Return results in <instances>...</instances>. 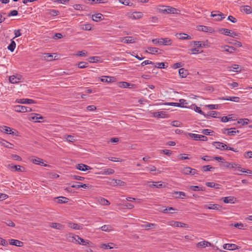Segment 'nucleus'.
Wrapping results in <instances>:
<instances>
[{
	"label": "nucleus",
	"instance_id": "1",
	"mask_svg": "<svg viewBox=\"0 0 252 252\" xmlns=\"http://www.w3.org/2000/svg\"><path fill=\"white\" fill-rule=\"evenodd\" d=\"M220 166L222 167H223L224 168H228V169L236 168L239 171H240L242 172L246 173L249 174H252V171H251L250 170H248V169L245 170L244 168H242L240 164H239L235 162H229L227 161H223L220 164Z\"/></svg>",
	"mask_w": 252,
	"mask_h": 252
},
{
	"label": "nucleus",
	"instance_id": "2",
	"mask_svg": "<svg viewBox=\"0 0 252 252\" xmlns=\"http://www.w3.org/2000/svg\"><path fill=\"white\" fill-rule=\"evenodd\" d=\"M152 42L156 45H171L172 44V40L169 38H156L152 40Z\"/></svg>",
	"mask_w": 252,
	"mask_h": 252
},
{
	"label": "nucleus",
	"instance_id": "3",
	"mask_svg": "<svg viewBox=\"0 0 252 252\" xmlns=\"http://www.w3.org/2000/svg\"><path fill=\"white\" fill-rule=\"evenodd\" d=\"M213 145L215 146L217 149L220 150H228L235 152H237V151L233 148L228 147L226 144L220 142H214Z\"/></svg>",
	"mask_w": 252,
	"mask_h": 252
},
{
	"label": "nucleus",
	"instance_id": "4",
	"mask_svg": "<svg viewBox=\"0 0 252 252\" xmlns=\"http://www.w3.org/2000/svg\"><path fill=\"white\" fill-rule=\"evenodd\" d=\"M161 11L163 13L173 14H177L179 12V10L169 6H163Z\"/></svg>",
	"mask_w": 252,
	"mask_h": 252
},
{
	"label": "nucleus",
	"instance_id": "5",
	"mask_svg": "<svg viewBox=\"0 0 252 252\" xmlns=\"http://www.w3.org/2000/svg\"><path fill=\"white\" fill-rule=\"evenodd\" d=\"M127 16L131 19L133 20H138L141 18L143 14L141 12H129L126 14Z\"/></svg>",
	"mask_w": 252,
	"mask_h": 252
},
{
	"label": "nucleus",
	"instance_id": "6",
	"mask_svg": "<svg viewBox=\"0 0 252 252\" xmlns=\"http://www.w3.org/2000/svg\"><path fill=\"white\" fill-rule=\"evenodd\" d=\"M168 224L172 226L177 227L188 228L189 227V225L186 223L174 220L169 221Z\"/></svg>",
	"mask_w": 252,
	"mask_h": 252
},
{
	"label": "nucleus",
	"instance_id": "7",
	"mask_svg": "<svg viewBox=\"0 0 252 252\" xmlns=\"http://www.w3.org/2000/svg\"><path fill=\"white\" fill-rule=\"evenodd\" d=\"M28 119L30 121L39 123L40 122V120H43V117L39 114H32L29 116Z\"/></svg>",
	"mask_w": 252,
	"mask_h": 252
},
{
	"label": "nucleus",
	"instance_id": "8",
	"mask_svg": "<svg viewBox=\"0 0 252 252\" xmlns=\"http://www.w3.org/2000/svg\"><path fill=\"white\" fill-rule=\"evenodd\" d=\"M188 135L191 138H194L195 140H200L203 141H206L208 138L206 136L202 135L196 134L191 133H188Z\"/></svg>",
	"mask_w": 252,
	"mask_h": 252
},
{
	"label": "nucleus",
	"instance_id": "9",
	"mask_svg": "<svg viewBox=\"0 0 252 252\" xmlns=\"http://www.w3.org/2000/svg\"><path fill=\"white\" fill-rule=\"evenodd\" d=\"M211 16L215 17L216 21H221L225 18L224 14L219 11H212Z\"/></svg>",
	"mask_w": 252,
	"mask_h": 252
},
{
	"label": "nucleus",
	"instance_id": "10",
	"mask_svg": "<svg viewBox=\"0 0 252 252\" xmlns=\"http://www.w3.org/2000/svg\"><path fill=\"white\" fill-rule=\"evenodd\" d=\"M152 184L151 182H148L147 184L148 187L150 188H162L166 187L165 184L162 183L161 182H153Z\"/></svg>",
	"mask_w": 252,
	"mask_h": 252
},
{
	"label": "nucleus",
	"instance_id": "11",
	"mask_svg": "<svg viewBox=\"0 0 252 252\" xmlns=\"http://www.w3.org/2000/svg\"><path fill=\"white\" fill-rule=\"evenodd\" d=\"M0 130L1 132H4L6 134L14 135L15 133L13 129L11 128L10 127L6 126H1L0 127Z\"/></svg>",
	"mask_w": 252,
	"mask_h": 252
},
{
	"label": "nucleus",
	"instance_id": "12",
	"mask_svg": "<svg viewBox=\"0 0 252 252\" xmlns=\"http://www.w3.org/2000/svg\"><path fill=\"white\" fill-rule=\"evenodd\" d=\"M21 76H10L9 78V82L12 84H17L21 82Z\"/></svg>",
	"mask_w": 252,
	"mask_h": 252
},
{
	"label": "nucleus",
	"instance_id": "13",
	"mask_svg": "<svg viewBox=\"0 0 252 252\" xmlns=\"http://www.w3.org/2000/svg\"><path fill=\"white\" fill-rule=\"evenodd\" d=\"M7 168L11 171H13L14 170L20 172H24L25 171V168L19 165H13L12 164H9L7 165Z\"/></svg>",
	"mask_w": 252,
	"mask_h": 252
},
{
	"label": "nucleus",
	"instance_id": "14",
	"mask_svg": "<svg viewBox=\"0 0 252 252\" xmlns=\"http://www.w3.org/2000/svg\"><path fill=\"white\" fill-rule=\"evenodd\" d=\"M110 184L113 186H125L126 185V183L125 182L120 180L114 179L111 180V181L110 182Z\"/></svg>",
	"mask_w": 252,
	"mask_h": 252
},
{
	"label": "nucleus",
	"instance_id": "15",
	"mask_svg": "<svg viewBox=\"0 0 252 252\" xmlns=\"http://www.w3.org/2000/svg\"><path fill=\"white\" fill-rule=\"evenodd\" d=\"M136 39L131 36H127L122 38L120 41L125 43H133L135 42Z\"/></svg>",
	"mask_w": 252,
	"mask_h": 252
},
{
	"label": "nucleus",
	"instance_id": "16",
	"mask_svg": "<svg viewBox=\"0 0 252 252\" xmlns=\"http://www.w3.org/2000/svg\"><path fill=\"white\" fill-rule=\"evenodd\" d=\"M220 31H223L224 34L226 35L232 37H235L238 35V34L235 32H231L229 30L226 29H221Z\"/></svg>",
	"mask_w": 252,
	"mask_h": 252
},
{
	"label": "nucleus",
	"instance_id": "17",
	"mask_svg": "<svg viewBox=\"0 0 252 252\" xmlns=\"http://www.w3.org/2000/svg\"><path fill=\"white\" fill-rule=\"evenodd\" d=\"M16 101L17 103L21 104H32L36 103L34 100L28 98H21L17 99Z\"/></svg>",
	"mask_w": 252,
	"mask_h": 252
},
{
	"label": "nucleus",
	"instance_id": "18",
	"mask_svg": "<svg viewBox=\"0 0 252 252\" xmlns=\"http://www.w3.org/2000/svg\"><path fill=\"white\" fill-rule=\"evenodd\" d=\"M31 160L32 162L33 163L35 164H38V165H42V166H46V167L49 166L46 164H44L43 162V159H42L40 158H32L31 159Z\"/></svg>",
	"mask_w": 252,
	"mask_h": 252
},
{
	"label": "nucleus",
	"instance_id": "19",
	"mask_svg": "<svg viewBox=\"0 0 252 252\" xmlns=\"http://www.w3.org/2000/svg\"><path fill=\"white\" fill-rule=\"evenodd\" d=\"M227 70L229 71H232L235 72H241L242 70L241 68L238 64H233L232 66H228Z\"/></svg>",
	"mask_w": 252,
	"mask_h": 252
},
{
	"label": "nucleus",
	"instance_id": "20",
	"mask_svg": "<svg viewBox=\"0 0 252 252\" xmlns=\"http://www.w3.org/2000/svg\"><path fill=\"white\" fill-rule=\"evenodd\" d=\"M100 81L102 82L109 83L114 82L115 81V78L111 76H104L101 77Z\"/></svg>",
	"mask_w": 252,
	"mask_h": 252
},
{
	"label": "nucleus",
	"instance_id": "21",
	"mask_svg": "<svg viewBox=\"0 0 252 252\" xmlns=\"http://www.w3.org/2000/svg\"><path fill=\"white\" fill-rule=\"evenodd\" d=\"M204 207L208 209H212L215 210H220L221 207L218 204H210L209 205H205Z\"/></svg>",
	"mask_w": 252,
	"mask_h": 252
},
{
	"label": "nucleus",
	"instance_id": "22",
	"mask_svg": "<svg viewBox=\"0 0 252 252\" xmlns=\"http://www.w3.org/2000/svg\"><path fill=\"white\" fill-rule=\"evenodd\" d=\"M148 51H146V52L152 54H160L161 50L158 48L148 47Z\"/></svg>",
	"mask_w": 252,
	"mask_h": 252
},
{
	"label": "nucleus",
	"instance_id": "23",
	"mask_svg": "<svg viewBox=\"0 0 252 252\" xmlns=\"http://www.w3.org/2000/svg\"><path fill=\"white\" fill-rule=\"evenodd\" d=\"M236 199L233 196L224 197L221 199L225 203H234Z\"/></svg>",
	"mask_w": 252,
	"mask_h": 252
},
{
	"label": "nucleus",
	"instance_id": "24",
	"mask_svg": "<svg viewBox=\"0 0 252 252\" xmlns=\"http://www.w3.org/2000/svg\"><path fill=\"white\" fill-rule=\"evenodd\" d=\"M76 168L82 171H86L88 170L91 169L90 166L82 163L77 164L76 165Z\"/></svg>",
	"mask_w": 252,
	"mask_h": 252
},
{
	"label": "nucleus",
	"instance_id": "25",
	"mask_svg": "<svg viewBox=\"0 0 252 252\" xmlns=\"http://www.w3.org/2000/svg\"><path fill=\"white\" fill-rule=\"evenodd\" d=\"M92 19L95 22L101 21L103 19V15L100 13L94 14L92 15Z\"/></svg>",
	"mask_w": 252,
	"mask_h": 252
},
{
	"label": "nucleus",
	"instance_id": "26",
	"mask_svg": "<svg viewBox=\"0 0 252 252\" xmlns=\"http://www.w3.org/2000/svg\"><path fill=\"white\" fill-rule=\"evenodd\" d=\"M211 245L212 244L211 243L206 241L198 242L196 244V246L198 248H206L207 247H210Z\"/></svg>",
	"mask_w": 252,
	"mask_h": 252
},
{
	"label": "nucleus",
	"instance_id": "27",
	"mask_svg": "<svg viewBox=\"0 0 252 252\" xmlns=\"http://www.w3.org/2000/svg\"><path fill=\"white\" fill-rule=\"evenodd\" d=\"M176 36L178 38L182 40L191 39V37L189 35L185 33H177Z\"/></svg>",
	"mask_w": 252,
	"mask_h": 252
},
{
	"label": "nucleus",
	"instance_id": "28",
	"mask_svg": "<svg viewBox=\"0 0 252 252\" xmlns=\"http://www.w3.org/2000/svg\"><path fill=\"white\" fill-rule=\"evenodd\" d=\"M67 225L69 227L75 230H80L82 228V225L73 222H68Z\"/></svg>",
	"mask_w": 252,
	"mask_h": 252
},
{
	"label": "nucleus",
	"instance_id": "29",
	"mask_svg": "<svg viewBox=\"0 0 252 252\" xmlns=\"http://www.w3.org/2000/svg\"><path fill=\"white\" fill-rule=\"evenodd\" d=\"M223 248L228 250H234L237 248V246L233 244H225L223 245Z\"/></svg>",
	"mask_w": 252,
	"mask_h": 252
},
{
	"label": "nucleus",
	"instance_id": "30",
	"mask_svg": "<svg viewBox=\"0 0 252 252\" xmlns=\"http://www.w3.org/2000/svg\"><path fill=\"white\" fill-rule=\"evenodd\" d=\"M220 115V113L217 111H212L209 112L208 114L204 115V117L206 118L209 119L211 117L217 118L218 115Z\"/></svg>",
	"mask_w": 252,
	"mask_h": 252
},
{
	"label": "nucleus",
	"instance_id": "31",
	"mask_svg": "<svg viewBox=\"0 0 252 252\" xmlns=\"http://www.w3.org/2000/svg\"><path fill=\"white\" fill-rule=\"evenodd\" d=\"M76 238H77L78 240H79L78 244L80 245H82L83 246H90V244L91 243L88 240L83 239L80 237H76Z\"/></svg>",
	"mask_w": 252,
	"mask_h": 252
},
{
	"label": "nucleus",
	"instance_id": "32",
	"mask_svg": "<svg viewBox=\"0 0 252 252\" xmlns=\"http://www.w3.org/2000/svg\"><path fill=\"white\" fill-rule=\"evenodd\" d=\"M241 10V11L248 14L252 13V8L249 5H245L242 6Z\"/></svg>",
	"mask_w": 252,
	"mask_h": 252
},
{
	"label": "nucleus",
	"instance_id": "33",
	"mask_svg": "<svg viewBox=\"0 0 252 252\" xmlns=\"http://www.w3.org/2000/svg\"><path fill=\"white\" fill-rule=\"evenodd\" d=\"M221 47L223 49L224 51L229 52L230 53H232L236 50V49L232 46L224 45L221 46Z\"/></svg>",
	"mask_w": 252,
	"mask_h": 252
},
{
	"label": "nucleus",
	"instance_id": "34",
	"mask_svg": "<svg viewBox=\"0 0 252 252\" xmlns=\"http://www.w3.org/2000/svg\"><path fill=\"white\" fill-rule=\"evenodd\" d=\"M50 226L53 228L59 230H63L64 228V226L59 223H51Z\"/></svg>",
	"mask_w": 252,
	"mask_h": 252
},
{
	"label": "nucleus",
	"instance_id": "35",
	"mask_svg": "<svg viewBox=\"0 0 252 252\" xmlns=\"http://www.w3.org/2000/svg\"><path fill=\"white\" fill-rule=\"evenodd\" d=\"M173 194L176 195V196H174L176 198L184 199L186 196V193L182 191H174Z\"/></svg>",
	"mask_w": 252,
	"mask_h": 252
},
{
	"label": "nucleus",
	"instance_id": "36",
	"mask_svg": "<svg viewBox=\"0 0 252 252\" xmlns=\"http://www.w3.org/2000/svg\"><path fill=\"white\" fill-rule=\"evenodd\" d=\"M41 58L42 60L47 61H51L53 60V55L50 53H44L41 56Z\"/></svg>",
	"mask_w": 252,
	"mask_h": 252
},
{
	"label": "nucleus",
	"instance_id": "37",
	"mask_svg": "<svg viewBox=\"0 0 252 252\" xmlns=\"http://www.w3.org/2000/svg\"><path fill=\"white\" fill-rule=\"evenodd\" d=\"M10 244L12 245H14L18 247H22L23 246V243L21 241H20L17 240L11 239L10 240Z\"/></svg>",
	"mask_w": 252,
	"mask_h": 252
},
{
	"label": "nucleus",
	"instance_id": "38",
	"mask_svg": "<svg viewBox=\"0 0 252 252\" xmlns=\"http://www.w3.org/2000/svg\"><path fill=\"white\" fill-rule=\"evenodd\" d=\"M153 114V116L156 118H165L166 116L165 112L163 111L154 112Z\"/></svg>",
	"mask_w": 252,
	"mask_h": 252
},
{
	"label": "nucleus",
	"instance_id": "39",
	"mask_svg": "<svg viewBox=\"0 0 252 252\" xmlns=\"http://www.w3.org/2000/svg\"><path fill=\"white\" fill-rule=\"evenodd\" d=\"M179 74L180 76L182 78H185L188 74V70L184 68L179 69Z\"/></svg>",
	"mask_w": 252,
	"mask_h": 252
},
{
	"label": "nucleus",
	"instance_id": "40",
	"mask_svg": "<svg viewBox=\"0 0 252 252\" xmlns=\"http://www.w3.org/2000/svg\"><path fill=\"white\" fill-rule=\"evenodd\" d=\"M100 229L105 232H110L113 230V227L110 225H104L100 227Z\"/></svg>",
	"mask_w": 252,
	"mask_h": 252
},
{
	"label": "nucleus",
	"instance_id": "41",
	"mask_svg": "<svg viewBox=\"0 0 252 252\" xmlns=\"http://www.w3.org/2000/svg\"><path fill=\"white\" fill-rule=\"evenodd\" d=\"M225 130H227V134L230 136L234 135L236 133H239V130H235V128H230L228 129H225Z\"/></svg>",
	"mask_w": 252,
	"mask_h": 252
},
{
	"label": "nucleus",
	"instance_id": "42",
	"mask_svg": "<svg viewBox=\"0 0 252 252\" xmlns=\"http://www.w3.org/2000/svg\"><path fill=\"white\" fill-rule=\"evenodd\" d=\"M98 202L102 205H105V206L109 205L110 204L108 200H107L104 198H102V197L99 198L98 199Z\"/></svg>",
	"mask_w": 252,
	"mask_h": 252
},
{
	"label": "nucleus",
	"instance_id": "43",
	"mask_svg": "<svg viewBox=\"0 0 252 252\" xmlns=\"http://www.w3.org/2000/svg\"><path fill=\"white\" fill-rule=\"evenodd\" d=\"M206 185L208 187L215 189H220V185L215 183L214 182H207L206 183Z\"/></svg>",
	"mask_w": 252,
	"mask_h": 252
},
{
	"label": "nucleus",
	"instance_id": "44",
	"mask_svg": "<svg viewBox=\"0 0 252 252\" xmlns=\"http://www.w3.org/2000/svg\"><path fill=\"white\" fill-rule=\"evenodd\" d=\"M114 244L112 243L108 244H103L101 246V248L104 249H111L114 248Z\"/></svg>",
	"mask_w": 252,
	"mask_h": 252
},
{
	"label": "nucleus",
	"instance_id": "45",
	"mask_svg": "<svg viewBox=\"0 0 252 252\" xmlns=\"http://www.w3.org/2000/svg\"><path fill=\"white\" fill-rule=\"evenodd\" d=\"M55 199L58 200L57 202L59 203H66L69 200L67 198L63 196L56 197Z\"/></svg>",
	"mask_w": 252,
	"mask_h": 252
},
{
	"label": "nucleus",
	"instance_id": "46",
	"mask_svg": "<svg viewBox=\"0 0 252 252\" xmlns=\"http://www.w3.org/2000/svg\"><path fill=\"white\" fill-rule=\"evenodd\" d=\"M26 106L17 105L14 107L15 111L17 112L24 113Z\"/></svg>",
	"mask_w": 252,
	"mask_h": 252
},
{
	"label": "nucleus",
	"instance_id": "47",
	"mask_svg": "<svg viewBox=\"0 0 252 252\" xmlns=\"http://www.w3.org/2000/svg\"><path fill=\"white\" fill-rule=\"evenodd\" d=\"M64 138H65L66 141L69 142H74L76 140L74 136L71 135H65L64 136Z\"/></svg>",
	"mask_w": 252,
	"mask_h": 252
},
{
	"label": "nucleus",
	"instance_id": "48",
	"mask_svg": "<svg viewBox=\"0 0 252 252\" xmlns=\"http://www.w3.org/2000/svg\"><path fill=\"white\" fill-rule=\"evenodd\" d=\"M191 171V168L189 167H184L181 170V172L186 175H189Z\"/></svg>",
	"mask_w": 252,
	"mask_h": 252
},
{
	"label": "nucleus",
	"instance_id": "49",
	"mask_svg": "<svg viewBox=\"0 0 252 252\" xmlns=\"http://www.w3.org/2000/svg\"><path fill=\"white\" fill-rule=\"evenodd\" d=\"M16 47V43L15 41H14L13 40H11V42L10 44L8 45L7 48L9 50H10L11 52L14 51L15 48Z\"/></svg>",
	"mask_w": 252,
	"mask_h": 252
},
{
	"label": "nucleus",
	"instance_id": "50",
	"mask_svg": "<svg viewBox=\"0 0 252 252\" xmlns=\"http://www.w3.org/2000/svg\"><path fill=\"white\" fill-rule=\"evenodd\" d=\"M119 87L126 88H128L130 86V84L126 82H120L118 84Z\"/></svg>",
	"mask_w": 252,
	"mask_h": 252
},
{
	"label": "nucleus",
	"instance_id": "51",
	"mask_svg": "<svg viewBox=\"0 0 252 252\" xmlns=\"http://www.w3.org/2000/svg\"><path fill=\"white\" fill-rule=\"evenodd\" d=\"M189 189L192 190L193 191L197 190H204L202 188L199 187L197 186H190L188 187Z\"/></svg>",
	"mask_w": 252,
	"mask_h": 252
},
{
	"label": "nucleus",
	"instance_id": "52",
	"mask_svg": "<svg viewBox=\"0 0 252 252\" xmlns=\"http://www.w3.org/2000/svg\"><path fill=\"white\" fill-rule=\"evenodd\" d=\"M202 169L203 171L206 172L208 171H212L215 169V168L210 165H204L202 166Z\"/></svg>",
	"mask_w": 252,
	"mask_h": 252
},
{
	"label": "nucleus",
	"instance_id": "53",
	"mask_svg": "<svg viewBox=\"0 0 252 252\" xmlns=\"http://www.w3.org/2000/svg\"><path fill=\"white\" fill-rule=\"evenodd\" d=\"M192 107H193V109L196 112H197V113L204 116L205 113L201 110L200 107L197 106L196 105H195L194 104L192 105Z\"/></svg>",
	"mask_w": 252,
	"mask_h": 252
},
{
	"label": "nucleus",
	"instance_id": "54",
	"mask_svg": "<svg viewBox=\"0 0 252 252\" xmlns=\"http://www.w3.org/2000/svg\"><path fill=\"white\" fill-rule=\"evenodd\" d=\"M250 120L248 119H241L238 120V123L244 126L249 124Z\"/></svg>",
	"mask_w": 252,
	"mask_h": 252
},
{
	"label": "nucleus",
	"instance_id": "55",
	"mask_svg": "<svg viewBox=\"0 0 252 252\" xmlns=\"http://www.w3.org/2000/svg\"><path fill=\"white\" fill-rule=\"evenodd\" d=\"M230 226H234L237 227L240 229H243L244 224L242 223H231L229 225Z\"/></svg>",
	"mask_w": 252,
	"mask_h": 252
},
{
	"label": "nucleus",
	"instance_id": "56",
	"mask_svg": "<svg viewBox=\"0 0 252 252\" xmlns=\"http://www.w3.org/2000/svg\"><path fill=\"white\" fill-rule=\"evenodd\" d=\"M211 28L209 27L204 26H200L199 28L198 29V30L205 32H208L210 31H211Z\"/></svg>",
	"mask_w": 252,
	"mask_h": 252
},
{
	"label": "nucleus",
	"instance_id": "57",
	"mask_svg": "<svg viewBox=\"0 0 252 252\" xmlns=\"http://www.w3.org/2000/svg\"><path fill=\"white\" fill-rule=\"evenodd\" d=\"M224 99L227 100H230L236 102H238L240 101V98L237 96H233V97H228Z\"/></svg>",
	"mask_w": 252,
	"mask_h": 252
},
{
	"label": "nucleus",
	"instance_id": "58",
	"mask_svg": "<svg viewBox=\"0 0 252 252\" xmlns=\"http://www.w3.org/2000/svg\"><path fill=\"white\" fill-rule=\"evenodd\" d=\"M157 224H155V223H147V224H144V225H142V227H145L146 229H149L150 228H152V227H155L156 226H157Z\"/></svg>",
	"mask_w": 252,
	"mask_h": 252
},
{
	"label": "nucleus",
	"instance_id": "59",
	"mask_svg": "<svg viewBox=\"0 0 252 252\" xmlns=\"http://www.w3.org/2000/svg\"><path fill=\"white\" fill-rule=\"evenodd\" d=\"M114 173V170L111 168L105 169L104 170L102 174L104 175H111Z\"/></svg>",
	"mask_w": 252,
	"mask_h": 252
},
{
	"label": "nucleus",
	"instance_id": "60",
	"mask_svg": "<svg viewBox=\"0 0 252 252\" xmlns=\"http://www.w3.org/2000/svg\"><path fill=\"white\" fill-rule=\"evenodd\" d=\"M82 29L85 31H91L92 25L90 24H86L82 26Z\"/></svg>",
	"mask_w": 252,
	"mask_h": 252
},
{
	"label": "nucleus",
	"instance_id": "61",
	"mask_svg": "<svg viewBox=\"0 0 252 252\" xmlns=\"http://www.w3.org/2000/svg\"><path fill=\"white\" fill-rule=\"evenodd\" d=\"M88 63L84 62H81L78 63V66L80 68H84L88 67Z\"/></svg>",
	"mask_w": 252,
	"mask_h": 252
},
{
	"label": "nucleus",
	"instance_id": "62",
	"mask_svg": "<svg viewBox=\"0 0 252 252\" xmlns=\"http://www.w3.org/2000/svg\"><path fill=\"white\" fill-rule=\"evenodd\" d=\"M76 237H79V236H78V235L69 236V241L70 242H73V243H78L79 240L77 239Z\"/></svg>",
	"mask_w": 252,
	"mask_h": 252
},
{
	"label": "nucleus",
	"instance_id": "63",
	"mask_svg": "<svg viewBox=\"0 0 252 252\" xmlns=\"http://www.w3.org/2000/svg\"><path fill=\"white\" fill-rule=\"evenodd\" d=\"M182 124L178 121H174L172 122L171 125L173 126L180 127L182 126Z\"/></svg>",
	"mask_w": 252,
	"mask_h": 252
},
{
	"label": "nucleus",
	"instance_id": "64",
	"mask_svg": "<svg viewBox=\"0 0 252 252\" xmlns=\"http://www.w3.org/2000/svg\"><path fill=\"white\" fill-rule=\"evenodd\" d=\"M244 157L246 158H252V151L245 152L244 154Z\"/></svg>",
	"mask_w": 252,
	"mask_h": 252
}]
</instances>
